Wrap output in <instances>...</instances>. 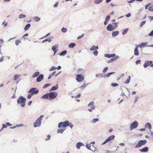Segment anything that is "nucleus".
<instances>
[{"label": "nucleus", "mask_w": 153, "mask_h": 153, "mask_svg": "<svg viewBox=\"0 0 153 153\" xmlns=\"http://www.w3.org/2000/svg\"><path fill=\"white\" fill-rule=\"evenodd\" d=\"M17 101L18 104H21V106L24 107L25 106V105L26 99L23 97L22 96H20Z\"/></svg>", "instance_id": "obj_1"}, {"label": "nucleus", "mask_w": 153, "mask_h": 153, "mask_svg": "<svg viewBox=\"0 0 153 153\" xmlns=\"http://www.w3.org/2000/svg\"><path fill=\"white\" fill-rule=\"evenodd\" d=\"M43 117V115H42L39 117L35 122L34 123V127H39L41 125L42 123V118Z\"/></svg>", "instance_id": "obj_2"}, {"label": "nucleus", "mask_w": 153, "mask_h": 153, "mask_svg": "<svg viewBox=\"0 0 153 153\" xmlns=\"http://www.w3.org/2000/svg\"><path fill=\"white\" fill-rule=\"evenodd\" d=\"M147 143V140H140L137 144L135 146V148H137L141 147V146Z\"/></svg>", "instance_id": "obj_3"}, {"label": "nucleus", "mask_w": 153, "mask_h": 153, "mask_svg": "<svg viewBox=\"0 0 153 153\" xmlns=\"http://www.w3.org/2000/svg\"><path fill=\"white\" fill-rule=\"evenodd\" d=\"M69 121L68 120L65 121L63 122H61L59 124L58 127L59 128L61 126L64 128L66 127L69 126Z\"/></svg>", "instance_id": "obj_4"}, {"label": "nucleus", "mask_w": 153, "mask_h": 153, "mask_svg": "<svg viewBox=\"0 0 153 153\" xmlns=\"http://www.w3.org/2000/svg\"><path fill=\"white\" fill-rule=\"evenodd\" d=\"M49 94V99H54L57 96V94L55 92H50L48 93Z\"/></svg>", "instance_id": "obj_5"}, {"label": "nucleus", "mask_w": 153, "mask_h": 153, "mask_svg": "<svg viewBox=\"0 0 153 153\" xmlns=\"http://www.w3.org/2000/svg\"><path fill=\"white\" fill-rule=\"evenodd\" d=\"M138 122L135 121L132 123L130 126V130H131L134 128H136L138 126Z\"/></svg>", "instance_id": "obj_6"}, {"label": "nucleus", "mask_w": 153, "mask_h": 153, "mask_svg": "<svg viewBox=\"0 0 153 153\" xmlns=\"http://www.w3.org/2000/svg\"><path fill=\"white\" fill-rule=\"evenodd\" d=\"M36 88H33L30 89L28 93H31L32 95H34L37 94L39 92L38 90H36Z\"/></svg>", "instance_id": "obj_7"}, {"label": "nucleus", "mask_w": 153, "mask_h": 153, "mask_svg": "<svg viewBox=\"0 0 153 153\" xmlns=\"http://www.w3.org/2000/svg\"><path fill=\"white\" fill-rule=\"evenodd\" d=\"M83 76L81 74H78L76 76V80L79 82H82L84 80Z\"/></svg>", "instance_id": "obj_8"}, {"label": "nucleus", "mask_w": 153, "mask_h": 153, "mask_svg": "<svg viewBox=\"0 0 153 153\" xmlns=\"http://www.w3.org/2000/svg\"><path fill=\"white\" fill-rule=\"evenodd\" d=\"M94 102H91L88 105V106L89 108H91V109L94 110L95 109L96 107L94 105Z\"/></svg>", "instance_id": "obj_9"}, {"label": "nucleus", "mask_w": 153, "mask_h": 153, "mask_svg": "<svg viewBox=\"0 0 153 153\" xmlns=\"http://www.w3.org/2000/svg\"><path fill=\"white\" fill-rule=\"evenodd\" d=\"M106 29L108 31H111L115 29L114 28V27L111 24H109L107 27Z\"/></svg>", "instance_id": "obj_10"}, {"label": "nucleus", "mask_w": 153, "mask_h": 153, "mask_svg": "<svg viewBox=\"0 0 153 153\" xmlns=\"http://www.w3.org/2000/svg\"><path fill=\"white\" fill-rule=\"evenodd\" d=\"M152 61H148L146 62L143 65V67L144 68H146L149 65H151L152 63Z\"/></svg>", "instance_id": "obj_11"}, {"label": "nucleus", "mask_w": 153, "mask_h": 153, "mask_svg": "<svg viewBox=\"0 0 153 153\" xmlns=\"http://www.w3.org/2000/svg\"><path fill=\"white\" fill-rule=\"evenodd\" d=\"M44 75L42 74L40 75L37 78L36 81L38 82H39L41 81L43 79Z\"/></svg>", "instance_id": "obj_12"}, {"label": "nucleus", "mask_w": 153, "mask_h": 153, "mask_svg": "<svg viewBox=\"0 0 153 153\" xmlns=\"http://www.w3.org/2000/svg\"><path fill=\"white\" fill-rule=\"evenodd\" d=\"M95 76L97 77L103 78H105L104 74L102 73H97L96 74Z\"/></svg>", "instance_id": "obj_13"}, {"label": "nucleus", "mask_w": 153, "mask_h": 153, "mask_svg": "<svg viewBox=\"0 0 153 153\" xmlns=\"http://www.w3.org/2000/svg\"><path fill=\"white\" fill-rule=\"evenodd\" d=\"M58 47V45H56L52 47V49L54 52V54H53L54 56L55 55V54L56 53L57 51L56 50V48H57Z\"/></svg>", "instance_id": "obj_14"}, {"label": "nucleus", "mask_w": 153, "mask_h": 153, "mask_svg": "<svg viewBox=\"0 0 153 153\" xmlns=\"http://www.w3.org/2000/svg\"><path fill=\"white\" fill-rule=\"evenodd\" d=\"M138 46L139 45H138L134 49V55L136 56H138L139 54V52L138 49Z\"/></svg>", "instance_id": "obj_15"}, {"label": "nucleus", "mask_w": 153, "mask_h": 153, "mask_svg": "<svg viewBox=\"0 0 153 153\" xmlns=\"http://www.w3.org/2000/svg\"><path fill=\"white\" fill-rule=\"evenodd\" d=\"M83 146H84V145L82 143L79 142L76 143V146L78 149H80V147Z\"/></svg>", "instance_id": "obj_16"}, {"label": "nucleus", "mask_w": 153, "mask_h": 153, "mask_svg": "<svg viewBox=\"0 0 153 153\" xmlns=\"http://www.w3.org/2000/svg\"><path fill=\"white\" fill-rule=\"evenodd\" d=\"M98 49V46H95V45H93L91 48H90V50L91 51L97 50Z\"/></svg>", "instance_id": "obj_17"}, {"label": "nucleus", "mask_w": 153, "mask_h": 153, "mask_svg": "<svg viewBox=\"0 0 153 153\" xmlns=\"http://www.w3.org/2000/svg\"><path fill=\"white\" fill-rule=\"evenodd\" d=\"M139 151L142 152H147L148 151V148L147 147H145L141 149H140Z\"/></svg>", "instance_id": "obj_18"}, {"label": "nucleus", "mask_w": 153, "mask_h": 153, "mask_svg": "<svg viewBox=\"0 0 153 153\" xmlns=\"http://www.w3.org/2000/svg\"><path fill=\"white\" fill-rule=\"evenodd\" d=\"M115 73V72H112L110 73H108L106 74H104L105 78L109 77L111 74H114Z\"/></svg>", "instance_id": "obj_19"}, {"label": "nucleus", "mask_w": 153, "mask_h": 153, "mask_svg": "<svg viewBox=\"0 0 153 153\" xmlns=\"http://www.w3.org/2000/svg\"><path fill=\"white\" fill-rule=\"evenodd\" d=\"M145 127L146 128H148L149 130H150L152 128L151 124L149 123H146Z\"/></svg>", "instance_id": "obj_20"}, {"label": "nucleus", "mask_w": 153, "mask_h": 153, "mask_svg": "<svg viewBox=\"0 0 153 153\" xmlns=\"http://www.w3.org/2000/svg\"><path fill=\"white\" fill-rule=\"evenodd\" d=\"M105 56L108 58H110L111 57H114L115 56V54H105Z\"/></svg>", "instance_id": "obj_21"}, {"label": "nucleus", "mask_w": 153, "mask_h": 153, "mask_svg": "<svg viewBox=\"0 0 153 153\" xmlns=\"http://www.w3.org/2000/svg\"><path fill=\"white\" fill-rule=\"evenodd\" d=\"M119 33V32L118 31H112V35L113 37H115L117 35H118V34Z\"/></svg>", "instance_id": "obj_22"}, {"label": "nucleus", "mask_w": 153, "mask_h": 153, "mask_svg": "<svg viewBox=\"0 0 153 153\" xmlns=\"http://www.w3.org/2000/svg\"><path fill=\"white\" fill-rule=\"evenodd\" d=\"M48 97L49 94H48V93H47L42 96L41 97V99H48Z\"/></svg>", "instance_id": "obj_23"}, {"label": "nucleus", "mask_w": 153, "mask_h": 153, "mask_svg": "<svg viewBox=\"0 0 153 153\" xmlns=\"http://www.w3.org/2000/svg\"><path fill=\"white\" fill-rule=\"evenodd\" d=\"M148 42H142L141 43L140 45H138L140 48H142L145 47L147 45Z\"/></svg>", "instance_id": "obj_24"}, {"label": "nucleus", "mask_w": 153, "mask_h": 153, "mask_svg": "<svg viewBox=\"0 0 153 153\" xmlns=\"http://www.w3.org/2000/svg\"><path fill=\"white\" fill-rule=\"evenodd\" d=\"M58 88V85L57 84L52 87L50 91H55Z\"/></svg>", "instance_id": "obj_25"}, {"label": "nucleus", "mask_w": 153, "mask_h": 153, "mask_svg": "<svg viewBox=\"0 0 153 153\" xmlns=\"http://www.w3.org/2000/svg\"><path fill=\"white\" fill-rule=\"evenodd\" d=\"M99 120L98 118L93 119L91 121V123H94L96 122L99 121Z\"/></svg>", "instance_id": "obj_26"}, {"label": "nucleus", "mask_w": 153, "mask_h": 153, "mask_svg": "<svg viewBox=\"0 0 153 153\" xmlns=\"http://www.w3.org/2000/svg\"><path fill=\"white\" fill-rule=\"evenodd\" d=\"M76 45V44L74 43H70L68 45L70 48H73Z\"/></svg>", "instance_id": "obj_27"}, {"label": "nucleus", "mask_w": 153, "mask_h": 153, "mask_svg": "<svg viewBox=\"0 0 153 153\" xmlns=\"http://www.w3.org/2000/svg\"><path fill=\"white\" fill-rule=\"evenodd\" d=\"M67 53V51L66 50H64L62 52H61L59 55L60 56H64Z\"/></svg>", "instance_id": "obj_28"}, {"label": "nucleus", "mask_w": 153, "mask_h": 153, "mask_svg": "<svg viewBox=\"0 0 153 153\" xmlns=\"http://www.w3.org/2000/svg\"><path fill=\"white\" fill-rule=\"evenodd\" d=\"M39 74V72L38 71H37L34 73L32 76L33 78H35Z\"/></svg>", "instance_id": "obj_29"}, {"label": "nucleus", "mask_w": 153, "mask_h": 153, "mask_svg": "<svg viewBox=\"0 0 153 153\" xmlns=\"http://www.w3.org/2000/svg\"><path fill=\"white\" fill-rule=\"evenodd\" d=\"M33 19L36 22H38L40 20V18L37 16H35L33 18Z\"/></svg>", "instance_id": "obj_30"}, {"label": "nucleus", "mask_w": 153, "mask_h": 153, "mask_svg": "<svg viewBox=\"0 0 153 153\" xmlns=\"http://www.w3.org/2000/svg\"><path fill=\"white\" fill-rule=\"evenodd\" d=\"M30 24H28L25 27L24 29L25 30H27L29 29V27H30Z\"/></svg>", "instance_id": "obj_31"}, {"label": "nucleus", "mask_w": 153, "mask_h": 153, "mask_svg": "<svg viewBox=\"0 0 153 153\" xmlns=\"http://www.w3.org/2000/svg\"><path fill=\"white\" fill-rule=\"evenodd\" d=\"M103 0H94V3L95 4H98L100 3Z\"/></svg>", "instance_id": "obj_32"}, {"label": "nucleus", "mask_w": 153, "mask_h": 153, "mask_svg": "<svg viewBox=\"0 0 153 153\" xmlns=\"http://www.w3.org/2000/svg\"><path fill=\"white\" fill-rule=\"evenodd\" d=\"M110 141H111V140L108 137L102 143V145H104Z\"/></svg>", "instance_id": "obj_33"}, {"label": "nucleus", "mask_w": 153, "mask_h": 153, "mask_svg": "<svg viewBox=\"0 0 153 153\" xmlns=\"http://www.w3.org/2000/svg\"><path fill=\"white\" fill-rule=\"evenodd\" d=\"M131 79V76H129L128 77V78L127 79L126 81L125 82V84H128L129 82Z\"/></svg>", "instance_id": "obj_34"}, {"label": "nucleus", "mask_w": 153, "mask_h": 153, "mask_svg": "<svg viewBox=\"0 0 153 153\" xmlns=\"http://www.w3.org/2000/svg\"><path fill=\"white\" fill-rule=\"evenodd\" d=\"M128 28H126V29H125L124 30H123L122 32V33L123 35H125V34L127 32V31H128Z\"/></svg>", "instance_id": "obj_35"}, {"label": "nucleus", "mask_w": 153, "mask_h": 153, "mask_svg": "<svg viewBox=\"0 0 153 153\" xmlns=\"http://www.w3.org/2000/svg\"><path fill=\"white\" fill-rule=\"evenodd\" d=\"M93 53L95 56H97L98 55V52L97 50L94 51H93Z\"/></svg>", "instance_id": "obj_36"}, {"label": "nucleus", "mask_w": 153, "mask_h": 153, "mask_svg": "<svg viewBox=\"0 0 153 153\" xmlns=\"http://www.w3.org/2000/svg\"><path fill=\"white\" fill-rule=\"evenodd\" d=\"M20 75H19L18 74H16L14 76L13 80H16L20 76Z\"/></svg>", "instance_id": "obj_37"}, {"label": "nucleus", "mask_w": 153, "mask_h": 153, "mask_svg": "<svg viewBox=\"0 0 153 153\" xmlns=\"http://www.w3.org/2000/svg\"><path fill=\"white\" fill-rule=\"evenodd\" d=\"M108 69V68L107 67H105V68L103 70H102V73H105L106 72V71Z\"/></svg>", "instance_id": "obj_38"}, {"label": "nucleus", "mask_w": 153, "mask_h": 153, "mask_svg": "<svg viewBox=\"0 0 153 153\" xmlns=\"http://www.w3.org/2000/svg\"><path fill=\"white\" fill-rule=\"evenodd\" d=\"M91 147V146L90 145V144H86V147L88 149H89L90 150H91L92 151H93L94 150H92L91 149H90V148Z\"/></svg>", "instance_id": "obj_39"}, {"label": "nucleus", "mask_w": 153, "mask_h": 153, "mask_svg": "<svg viewBox=\"0 0 153 153\" xmlns=\"http://www.w3.org/2000/svg\"><path fill=\"white\" fill-rule=\"evenodd\" d=\"M55 71H54L52 74H51L48 77V79H50L52 76H53L55 74Z\"/></svg>", "instance_id": "obj_40"}, {"label": "nucleus", "mask_w": 153, "mask_h": 153, "mask_svg": "<svg viewBox=\"0 0 153 153\" xmlns=\"http://www.w3.org/2000/svg\"><path fill=\"white\" fill-rule=\"evenodd\" d=\"M21 43V41L19 40H16L15 41V44L17 46L18 45H19V43Z\"/></svg>", "instance_id": "obj_41"}, {"label": "nucleus", "mask_w": 153, "mask_h": 153, "mask_svg": "<svg viewBox=\"0 0 153 153\" xmlns=\"http://www.w3.org/2000/svg\"><path fill=\"white\" fill-rule=\"evenodd\" d=\"M26 16L25 15H23V14H21L19 15V19H22L25 17Z\"/></svg>", "instance_id": "obj_42"}, {"label": "nucleus", "mask_w": 153, "mask_h": 153, "mask_svg": "<svg viewBox=\"0 0 153 153\" xmlns=\"http://www.w3.org/2000/svg\"><path fill=\"white\" fill-rule=\"evenodd\" d=\"M115 137V136L114 135H112L110 136L108 138L111 140L113 139Z\"/></svg>", "instance_id": "obj_43"}, {"label": "nucleus", "mask_w": 153, "mask_h": 153, "mask_svg": "<svg viewBox=\"0 0 153 153\" xmlns=\"http://www.w3.org/2000/svg\"><path fill=\"white\" fill-rule=\"evenodd\" d=\"M110 18V16L109 15L107 16H106L105 18V20L108 22L109 21Z\"/></svg>", "instance_id": "obj_44"}, {"label": "nucleus", "mask_w": 153, "mask_h": 153, "mask_svg": "<svg viewBox=\"0 0 153 153\" xmlns=\"http://www.w3.org/2000/svg\"><path fill=\"white\" fill-rule=\"evenodd\" d=\"M51 39H46L42 42V43H44L45 42L48 41L49 42H51Z\"/></svg>", "instance_id": "obj_45"}, {"label": "nucleus", "mask_w": 153, "mask_h": 153, "mask_svg": "<svg viewBox=\"0 0 153 153\" xmlns=\"http://www.w3.org/2000/svg\"><path fill=\"white\" fill-rule=\"evenodd\" d=\"M146 23V21H144L142 22L140 24V27H142L143 26V25Z\"/></svg>", "instance_id": "obj_46"}, {"label": "nucleus", "mask_w": 153, "mask_h": 153, "mask_svg": "<svg viewBox=\"0 0 153 153\" xmlns=\"http://www.w3.org/2000/svg\"><path fill=\"white\" fill-rule=\"evenodd\" d=\"M67 31V29L65 28L64 27L62 28L61 29V31L63 33H65V32H66Z\"/></svg>", "instance_id": "obj_47"}, {"label": "nucleus", "mask_w": 153, "mask_h": 153, "mask_svg": "<svg viewBox=\"0 0 153 153\" xmlns=\"http://www.w3.org/2000/svg\"><path fill=\"white\" fill-rule=\"evenodd\" d=\"M87 85V84L84 83L82 86L80 87V88H81L82 89H83V88L85 87Z\"/></svg>", "instance_id": "obj_48"}, {"label": "nucleus", "mask_w": 153, "mask_h": 153, "mask_svg": "<svg viewBox=\"0 0 153 153\" xmlns=\"http://www.w3.org/2000/svg\"><path fill=\"white\" fill-rule=\"evenodd\" d=\"M111 85L113 87H116L118 85V84L117 83H112L111 84Z\"/></svg>", "instance_id": "obj_49"}, {"label": "nucleus", "mask_w": 153, "mask_h": 153, "mask_svg": "<svg viewBox=\"0 0 153 153\" xmlns=\"http://www.w3.org/2000/svg\"><path fill=\"white\" fill-rule=\"evenodd\" d=\"M115 61L114 58H112L108 62V63H110Z\"/></svg>", "instance_id": "obj_50"}, {"label": "nucleus", "mask_w": 153, "mask_h": 153, "mask_svg": "<svg viewBox=\"0 0 153 153\" xmlns=\"http://www.w3.org/2000/svg\"><path fill=\"white\" fill-rule=\"evenodd\" d=\"M64 130L63 129H58L57 131V133H62Z\"/></svg>", "instance_id": "obj_51"}, {"label": "nucleus", "mask_w": 153, "mask_h": 153, "mask_svg": "<svg viewBox=\"0 0 153 153\" xmlns=\"http://www.w3.org/2000/svg\"><path fill=\"white\" fill-rule=\"evenodd\" d=\"M51 85L50 84H45L43 87V88H47V87H48V86H49Z\"/></svg>", "instance_id": "obj_52"}, {"label": "nucleus", "mask_w": 153, "mask_h": 153, "mask_svg": "<svg viewBox=\"0 0 153 153\" xmlns=\"http://www.w3.org/2000/svg\"><path fill=\"white\" fill-rule=\"evenodd\" d=\"M118 24V23H113V24L114 25V28L116 29L117 27V24Z\"/></svg>", "instance_id": "obj_53"}, {"label": "nucleus", "mask_w": 153, "mask_h": 153, "mask_svg": "<svg viewBox=\"0 0 153 153\" xmlns=\"http://www.w3.org/2000/svg\"><path fill=\"white\" fill-rule=\"evenodd\" d=\"M56 69V68L55 67L52 66L50 69L49 71H52Z\"/></svg>", "instance_id": "obj_54"}, {"label": "nucleus", "mask_w": 153, "mask_h": 153, "mask_svg": "<svg viewBox=\"0 0 153 153\" xmlns=\"http://www.w3.org/2000/svg\"><path fill=\"white\" fill-rule=\"evenodd\" d=\"M7 127V126H6L4 124H3L2 125V128H1V130H2L4 128H6V127Z\"/></svg>", "instance_id": "obj_55"}, {"label": "nucleus", "mask_w": 153, "mask_h": 153, "mask_svg": "<svg viewBox=\"0 0 153 153\" xmlns=\"http://www.w3.org/2000/svg\"><path fill=\"white\" fill-rule=\"evenodd\" d=\"M148 35L150 36H153V30H152L151 32Z\"/></svg>", "instance_id": "obj_56"}, {"label": "nucleus", "mask_w": 153, "mask_h": 153, "mask_svg": "<svg viewBox=\"0 0 153 153\" xmlns=\"http://www.w3.org/2000/svg\"><path fill=\"white\" fill-rule=\"evenodd\" d=\"M33 95L32 94H29L27 96V98L28 99H30L31 98V97Z\"/></svg>", "instance_id": "obj_57"}, {"label": "nucleus", "mask_w": 153, "mask_h": 153, "mask_svg": "<svg viewBox=\"0 0 153 153\" xmlns=\"http://www.w3.org/2000/svg\"><path fill=\"white\" fill-rule=\"evenodd\" d=\"M70 127L72 128L73 126H74L71 123H69V126Z\"/></svg>", "instance_id": "obj_58"}, {"label": "nucleus", "mask_w": 153, "mask_h": 153, "mask_svg": "<svg viewBox=\"0 0 153 153\" xmlns=\"http://www.w3.org/2000/svg\"><path fill=\"white\" fill-rule=\"evenodd\" d=\"M126 16L127 17H129L131 16V14L130 13H129Z\"/></svg>", "instance_id": "obj_59"}, {"label": "nucleus", "mask_w": 153, "mask_h": 153, "mask_svg": "<svg viewBox=\"0 0 153 153\" xmlns=\"http://www.w3.org/2000/svg\"><path fill=\"white\" fill-rule=\"evenodd\" d=\"M58 2H57L54 5H53V7H57V6H58Z\"/></svg>", "instance_id": "obj_60"}, {"label": "nucleus", "mask_w": 153, "mask_h": 153, "mask_svg": "<svg viewBox=\"0 0 153 153\" xmlns=\"http://www.w3.org/2000/svg\"><path fill=\"white\" fill-rule=\"evenodd\" d=\"M149 10L152 11H153V7H150L149 8Z\"/></svg>", "instance_id": "obj_61"}, {"label": "nucleus", "mask_w": 153, "mask_h": 153, "mask_svg": "<svg viewBox=\"0 0 153 153\" xmlns=\"http://www.w3.org/2000/svg\"><path fill=\"white\" fill-rule=\"evenodd\" d=\"M150 4L149 3V4H147L145 6V8L146 9H147L148 8V7L149 6H150Z\"/></svg>", "instance_id": "obj_62"}, {"label": "nucleus", "mask_w": 153, "mask_h": 153, "mask_svg": "<svg viewBox=\"0 0 153 153\" xmlns=\"http://www.w3.org/2000/svg\"><path fill=\"white\" fill-rule=\"evenodd\" d=\"M84 36V34H82V35H81L80 36H79L77 37V39H80L81 38H82L83 36Z\"/></svg>", "instance_id": "obj_63"}, {"label": "nucleus", "mask_w": 153, "mask_h": 153, "mask_svg": "<svg viewBox=\"0 0 153 153\" xmlns=\"http://www.w3.org/2000/svg\"><path fill=\"white\" fill-rule=\"evenodd\" d=\"M119 58V56H115V57L114 58L115 59V60H117V59H118Z\"/></svg>", "instance_id": "obj_64"}]
</instances>
